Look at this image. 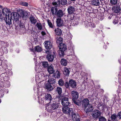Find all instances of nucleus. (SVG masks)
Instances as JSON below:
<instances>
[{"mask_svg":"<svg viewBox=\"0 0 121 121\" xmlns=\"http://www.w3.org/2000/svg\"><path fill=\"white\" fill-rule=\"evenodd\" d=\"M68 106H63L62 109L63 112L66 114L68 116L71 115L73 112V109L72 108H69Z\"/></svg>","mask_w":121,"mask_h":121,"instance_id":"nucleus-1","label":"nucleus"},{"mask_svg":"<svg viewBox=\"0 0 121 121\" xmlns=\"http://www.w3.org/2000/svg\"><path fill=\"white\" fill-rule=\"evenodd\" d=\"M61 104L63 106H68L70 104L69 99L65 96L63 97L61 100Z\"/></svg>","mask_w":121,"mask_h":121,"instance_id":"nucleus-2","label":"nucleus"},{"mask_svg":"<svg viewBox=\"0 0 121 121\" xmlns=\"http://www.w3.org/2000/svg\"><path fill=\"white\" fill-rule=\"evenodd\" d=\"M60 47V50L59 52V54L60 57H62L64 56V52L67 50V48L65 44L61 45Z\"/></svg>","mask_w":121,"mask_h":121,"instance_id":"nucleus-3","label":"nucleus"},{"mask_svg":"<svg viewBox=\"0 0 121 121\" xmlns=\"http://www.w3.org/2000/svg\"><path fill=\"white\" fill-rule=\"evenodd\" d=\"M45 53L48 54L47 56V58L49 62L52 61L54 58L55 56V52H53V54H49V50H47L45 51Z\"/></svg>","mask_w":121,"mask_h":121,"instance_id":"nucleus-4","label":"nucleus"},{"mask_svg":"<svg viewBox=\"0 0 121 121\" xmlns=\"http://www.w3.org/2000/svg\"><path fill=\"white\" fill-rule=\"evenodd\" d=\"M10 15L8 14V15L6 16L4 20L7 25L9 26L12 23V18L11 16H10Z\"/></svg>","mask_w":121,"mask_h":121,"instance_id":"nucleus-5","label":"nucleus"},{"mask_svg":"<svg viewBox=\"0 0 121 121\" xmlns=\"http://www.w3.org/2000/svg\"><path fill=\"white\" fill-rule=\"evenodd\" d=\"M71 114L69 116V117H72V119L74 121H76L79 119V116L78 114H76L74 112L73 110V112H72Z\"/></svg>","mask_w":121,"mask_h":121,"instance_id":"nucleus-6","label":"nucleus"},{"mask_svg":"<svg viewBox=\"0 0 121 121\" xmlns=\"http://www.w3.org/2000/svg\"><path fill=\"white\" fill-rule=\"evenodd\" d=\"M112 11L116 13H119L121 11V8L119 5L114 6L112 8Z\"/></svg>","mask_w":121,"mask_h":121,"instance_id":"nucleus-7","label":"nucleus"},{"mask_svg":"<svg viewBox=\"0 0 121 121\" xmlns=\"http://www.w3.org/2000/svg\"><path fill=\"white\" fill-rule=\"evenodd\" d=\"M10 16L12 17L13 16V17L14 20H15L16 21L18 20L19 18V15L17 13L13 12L11 13Z\"/></svg>","mask_w":121,"mask_h":121,"instance_id":"nucleus-8","label":"nucleus"},{"mask_svg":"<svg viewBox=\"0 0 121 121\" xmlns=\"http://www.w3.org/2000/svg\"><path fill=\"white\" fill-rule=\"evenodd\" d=\"M45 88L47 89V91H52L54 87L51 85L50 83H48L46 84L45 86Z\"/></svg>","mask_w":121,"mask_h":121,"instance_id":"nucleus-9","label":"nucleus"},{"mask_svg":"<svg viewBox=\"0 0 121 121\" xmlns=\"http://www.w3.org/2000/svg\"><path fill=\"white\" fill-rule=\"evenodd\" d=\"M71 95L73 99H77L78 98V92L75 91H73L71 92Z\"/></svg>","mask_w":121,"mask_h":121,"instance_id":"nucleus-10","label":"nucleus"},{"mask_svg":"<svg viewBox=\"0 0 121 121\" xmlns=\"http://www.w3.org/2000/svg\"><path fill=\"white\" fill-rule=\"evenodd\" d=\"M44 46L47 49H51L52 47V43L49 41H45L44 42Z\"/></svg>","mask_w":121,"mask_h":121,"instance_id":"nucleus-11","label":"nucleus"},{"mask_svg":"<svg viewBox=\"0 0 121 121\" xmlns=\"http://www.w3.org/2000/svg\"><path fill=\"white\" fill-rule=\"evenodd\" d=\"M67 11L68 13L69 14H73L74 13L75 9L74 7L70 6L68 8Z\"/></svg>","mask_w":121,"mask_h":121,"instance_id":"nucleus-12","label":"nucleus"},{"mask_svg":"<svg viewBox=\"0 0 121 121\" xmlns=\"http://www.w3.org/2000/svg\"><path fill=\"white\" fill-rule=\"evenodd\" d=\"M101 112L98 110H95L92 114L93 117L95 118H98L100 115Z\"/></svg>","mask_w":121,"mask_h":121,"instance_id":"nucleus-13","label":"nucleus"},{"mask_svg":"<svg viewBox=\"0 0 121 121\" xmlns=\"http://www.w3.org/2000/svg\"><path fill=\"white\" fill-rule=\"evenodd\" d=\"M69 83L70 86L72 88H75L76 86V81L73 79H70L69 82Z\"/></svg>","mask_w":121,"mask_h":121,"instance_id":"nucleus-14","label":"nucleus"},{"mask_svg":"<svg viewBox=\"0 0 121 121\" xmlns=\"http://www.w3.org/2000/svg\"><path fill=\"white\" fill-rule=\"evenodd\" d=\"M56 22L57 25L59 27L64 25L63 21L61 20V18H57L56 19Z\"/></svg>","mask_w":121,"mask_h":121,"instance_id":"nucleus-15","label":"nucleus"},{"mask_svg":"<svg viewBox=\"0 0 121 121\" xmlns=\"http://www.w3.org/2000/svg\"><path fill=\"white\" fill-rule=\"evenodd\" d=\"M64 15L63 12L62 10L60 9L56 12L55 15H56L57 17L61 18Z\"/></svg>","mask_w":121,"mask_h":121,"instance_id":"nucleus-16","label":"nucleus"},{"mask_svg":"<svg viewBox=\"0 0 121 121\" xmlns=\"http://www.w3.org/2000/svg\"><path fill=\"white\" fill-rule=\"evenodd\" d=\"M89 101L87 99H85L83 101L82 105L84 106L85 109L86 108L87 106L89 105Z\"/></svg>","mask_w":121,"mask_h":121,"instance_id":"nucleus-17","label":"nucleus"},{"mask_svg":"<svg viewBox=\"0 0 121 121\" xmlns=\"http://www.w3.org/2000/svg\"><path fill=\"white\" fill-rule=\"evenodd\" d=\"M11 13L10 9L7 8H4L2 9V13L4 15H5V16L7 15L6 13Z\"/></svg>","mask_w":121,"mask_h":121,"instance_id":"nucleus-18","label":"nucleus"},{"mask_svg":"<svg viewBox=\"0 0 121 121\" xmlns=\"http://www.w3.org/2000/svg\"><path fill=\"white\" fill-rule=\"evenodd\" d=\"M61 0H54L52 3L53 5L56 6V7L60 6L61 4Z\"/></svg>","mask_w":121,"mask_h":121,"instance_id":"nucleus-19","label":"nucleus"},{"mask_svg":"<svg viewBox=\"0 0 121 121\" xmlns=\"http://www.w3.org/2000/svg\"><path fill=\"white\" fill-rule=\"evenodd\" d=\"M91 4L92 5L99 6L100 4L99 0H93L91 1Z\"/></svg>","mask_w":121,"mask_h":121,"instance_id":"nucleus-20","label":"nucleus"},{"mask_svg":"<svg viewBox=\"0 0 121 121\" xmlns=\"http://www.w3.org/2000/svg\"><path fill=\"white\" fill-rule=\"evenodd\" d=\"M21 14H22V17L23 18L24 17L25 19L26 18H27L28 15V13L26 11H23V10L22 11Z\"/></svg>","mask_w":121,"mask_h":121,"instance_id":"nucleus-21","label":"nucleus"},{"mask_svg":"<svg viewBox=\"0 0 121 121\" xmlns=\"http://www.w3.org/2000/svg\"><path fill=\"white\" fill-rule=\"evenodd\" d=\"M55 34L57 35H61L62 34V31L59 28H56L54 30Z\"/></svg>","mask_w":121,"mask_h":121,"instance_id":"nucleus-22","label":"nucleus"},{"mask_svg":"<svg viewBox=\"0 0 121 121\" xmlns=\"http://www.w3.org/2000/svg\"><path fill=\"white\" fill-rule=\"evenodd\" d=\"M48 71L49 73L52 74L54 73V70L52 65H50L48 67Z\"/></svg>","mask_w":121,"mask_h":121,"instance_id":"nucleus-23","label":"nucleus"},{"mask_svg":"<svg viewBox=\"0 0 121 121\" xmlns=\"http://www.w3.org/2000/svg\"><path fill=\"white\" fill-rule=\"evenodd\" d=\"M51 106L53 110L55 111L58 108L59 104L55 103L53 104Z\"/></svg>","mask_w":121,"mask_h":121,"instance_id":"nucleus-24","label":"nucleus"},{"mask_svg":"<svg viewBox=\"0 0 121 121\" xmlns=\"http://www.w3.org/2000/svg\"><path fill=\"white\" fill-rule=\"evenodd\" d=\"M70 71L68 68L66 67L64 68V70L63 72L64 74L66 76H69Z\"/></svg>","mask_w":121,"mask_h":121,"instance_id":"nucleus-25","label":"nucleus"},{"mask_svg":"<svg viewBox=\"0 0 121 121\" xmlns=\"http://www.w3.org/2000/svg\"><path fill=\"white\" fill-rule=\"evenodd\" d=\"M57 8L55 7H52L51 9V11L52 15H55L56 12L57 11Z\"/></svg>","mask_w":121,"mask_h":121,"instance_id":"nucleus-26","label":"nucleus"},{"mask_svg":"<svg viewBox=\"0 0 121 121\" xmlns=\"http://www.w3.org/2000/svg\"><path fill=\"white\" fill-rule=\"evenodd\" d=\"M29 19L31 23L34 25L37 22V20L34 17H30Z\"/></svg>","mask_w":121,"mask_h":121,"instance_id":"nucleus-27","label":"nucleus"},{"mask_svg":"<svg viewBox=\"0 0 121 121\" xmlns=\"http://www.w3.org/2000/svg\"><path fill=\"white\" fill-rule=\"evenodd\" d=\"M55 91L56 93H57L59 95H60L62 93V88L60 87H57Z\"/></svg>","mask_w":121,"mask_h":121,"instance_id":"nucleus-28","label":"nucleus"},{"mask_svg":"<svg viewBox=\"0 0 121 121\" xmlns=\"http://www.w3.org/2000/svg\"><path fill=\"white\" fill-rule=\"evenodd\" d=\"M45 98L46 100L49 101H50V102L52 99V96L49 94H47L45 96Z\"/></svg>","mask_w":121,"mask_h":121,"instance_id":"nucleus-29","label":"nucleus"},{"mask_svg":"<svg viewBox=\"0 0 121 121\" xmlns=\"http://www.w3.org/2000/svg\"><path fill=\"white\" fill-rule=\"evenodd\" d=\"M48 82L49 83H50L51 84H55L56 82L55 80L53 78H49L48 81Z\"/></svg>","mask_w":121,"mask_h":121,"instance_id":"nucleus-30","label":"nucleus"},{"mask_svg":"<svg viewBox=\"0 0 121 121\" xmlns=\"http://www.w3.org/2000/svg\"><path fill=\"white\" fill-rule=\"evenodd\" d=\"M35 51L37 52H41L43 50L42 48L39 46H37L35 47Z\"/></svg>","mask_w":121,"mask_h":121,"instance_id":"nucleus-31","label":"nucleus"},{"mask_svg":"<svg viewBox=\"0 0 121 121\" xmlns=\"http://www.w3.org/2000/svg\"><path fill=\"white\" fill-rule=\"evenodd\" d=\"M60 73L58 71H56L53 74L54 77L55 78H59L60 77Z\"/></svg>","mask_w":121,"mask_h":121,"instance_id":"nucleus-32","label":"nucleus"},{"mask_svg":"<svg viewBox=\"0 0 121 121\" xmlns=\"http://www.w3.org/2000/svg\"><path fill=\"white\" fill-rule=\"evenodd\" d=\"M93 110V106L89 104V105L88 108L86 109V113H87V112H91Z\"/></svg>","mask_w":121,"mask_h":121,"instance_id":"nucleus-33","label":"nucleus"},{"mask_svg":"<svg viewBox=\"0 0 121 121\" xmlns=\"http://www.w3.org/2000/svg\"><path fill=\"white\" fill-rule=\"evenodd\" d=\"M111 118L112 121H117V117L116 115L114 114L112 115Z\"/></svg>","mask_w":121,"mask_h":121,"instance_id":"nucleus-34","label":"nucleus"},{"mask_svg":"<svg viewBox=\"0 0 121 121\" xmlns=\"http://www.w3.org/2000/svg\"><path fill=\"white\" fill-rule=\"evenodd\" d=\"M60 63L62 65L65 66L67 64V61L65 59H62L60 61Z\"/></svg>","mask_w":121,"mask_h":121,"instance_id":"nucleus-35","label":"nucleus"},{"mask_svg":"<svg viewBox=\"0 0 121 121\" xmlns=\"http://www.w3.org/2000/svg\"><path fill=\"white\" fill-rule=\"evenodd\" d=\"M36 26L38 28V29L39 30H41L42 29L43 26L41 23L37 22L36 24Z\"/></svg>","mask_w":121,"mask_h":121,"instance_id":"nucleus-36","label":"nucleus"},{"mask_svg":"<svg viewBox=\"0 0 121 121\" xmlns=\"http://www.w3.org/2000/svg\"><path fill=\"white\" fill-rule=\"evenodd\" d=\"M63 39L60 37H58L56 39V43L59 44L62 43Z\"/></svg>","mask_w":121,"mask_h":121,"instance_id":"nucleus-37","label":"nucleus"},{"mask_svg":"<svg viewBox=\"0 0 121 121\" xmlns=\"http://www.w3.org/2000/svg\"><path fill=\"white\" fill-rule=\"evenodd\" d=\"M46 110L48 112H52V111H53L51 105L47 106L46 107Z\"/></svg>","mask_w":121,"mask_h":121,"instance_id":"nucleus-38","label":"nucleus"},{"mask_svg":"<svg viewBox=\"0 0 121 121\" xmlns=\"http://www.w3.org/2000/svg\"><path fill=\"white\" fill-rule=\"evenodd\" d=\"M117 0H110V3L112 5H115L117 4Z\"/></svg>","mask_w":121,"mask_h":121,"instance_id":"nucleus-39","label":"nucleus"},{"mask_svg":"<svg viewBox=\"0 0 121 121\" xmlns=\"http://www.w3.org/2000/svg\"><path fill=\"white\" fill-rule=\"evenodd\" d=\"M42 65L44 68H48L49 66L48 62L47 61H43L42 62Z\"/></svg>","mask_w":121,"mask_h":121,"instance_id":"nucleus-40","label":"nucleus"},{"mask_svg":"<svg viewBox=\"0 0 121 121\" xmlns=\"http://www.w3.org/2000/svg\"><path fill=\"white\" fill-rule=\"evenodd\" d=\"M58 83L60 86H62L64 84V82L62 79H60L58 82Z\"/></svg>","mask_w":121,"mask_h":121,"instance_id":"nucleus-41","label":"nucleus"},{"mask_svg":"<svg viewBox=\"0 0 121 121\" xmlns=\"http://www.w3.org/2000/svg\"><path fill=\"white\" fill-rule=\"evenodd\" d=\"M19 28L21 29L24 30L25 29V26L24 24L23 23H20V24L19 25Z\"/></svg>","mask_w":121,"mask_h":121,"instance_id":"nucleus-42","label":"nucleus"},{"mask_svg":"<svg viewBox=\"0 0 121 121\" xmlns=\"http://www.w3.org/2000/svg\"><path fill=\"white\" fill-rule=\"evenodd\" d=\"M47 22L48 23V26H49L50 27L52 28H53V26L50 20H47Z\"/></svg>","mask_w":121,"mask_h":121,"instance_id":"nucleus-43","label":"nucleus"},{"mask_svg":"<svg viewBox=\"0 0 121 121\" xmlns=\"http://www.w3.org/2000/svg\"><path fill=\"white\" fill-rule=\"evenodd\" d=\"M119 18H118L116 17L113 21V22L114 24L118 23V22Z\"/></svg>","mask_w":121,"mask_h":121,"instance_id":"nucleus-44","label":"nucleus"},{"mask_svg":"<svg viewBox=\"0 0 121 121\" xmlns=\"http://www.w3.org/2000/svg\"><path fill=\"white\" fill-rule=\"evenodd\" d=\"M61 4L62 5H64L67 4V0H61L60 2Z\"/></svg>","mask_w":121,"mask_h":121,"instance_id":"nucleus-45","label":"nucleus"},{"mask_svg":"<svg viewBox=\"0 0 121 121\" xmlns=\"http://www.w3.org/2000/svg\"><path fill=\"white\" fill-rule=\"evenodd\" d=\"M99 119V121H107L106 119L103 117H100Z\"/></svg>","mask_w":121,"mask_h":121,"instance_id":"nucleus-46","label":"nucleus"},{"mask_svg":"<svg viewBox=\"0 0 121 121\" xmlns=\"http://www.w3.org/2000/svg\"><path fill=\"white\" fill-rule=\"evenodd\" d=\"M72 24V23L74 25H77L78 24V22L77 21H76L75 20H73V21L71 22Z\"/></svg>","mask_w":121,"mask_h":121,"instance_id":"nucleus-47","label":"nucleus"},{"mask_svg":"<svg viewBox=\"0 0 121 121\" xmlns=\"http://www.w3.org/2000/svg\"><path fill=\"white\" fill-rule=\"evenodd\" d=\"M22 5L26 7L28 5V4L26 2H22L21 3Z\"/></svg>","mask_w":121,"mask_h":121,"instance_id":"nucleus-48","label":"nucleus"},{"mask_svg":"<svg viewBox=\"0 0 121 121\" xmlns=\"http://www.w3.org/2000/svg\"><path fill=\"white\" fill-rule=\"evenodd\" d=\"M69 83H68V82H66L65 84V87L67 88H68L69 87Z\"/></svg>","mask_w":121,"mask_h":121,"instance_id":"nucleus-49","label":"nucleus"},{"mask_svg":"<svg viewBox=\"0 0 121 121\" xmlns=\"http://www.w3.org/2000/svg\"><path fill=\"white\" fill-rule=\"evenodd\" d=\"M74 16L73 15H70V19L71 22L74 20Z\"/></svg>","mask_w":121,"mask_h":121,"instance_id":"nucleus-50","label":"nucleus"},{"mask_svg":"<svg viewBox=\"0 0 121 121\" xmlns=\"http://www.w3.org/2000/svg\"><path fill=\"white\" fill-rule=\"evenodd\" d=\"M117 117L119 119H121V111L117 113Z\"/></svg>","mask_w":121,"mask_h":121,"instance_id":"nucleus-51","label":"nucleus"},{"mask_svg":"<svg viewBox=\"0 0 121 121\" xmlns=\"http://www.w3.org/2000/svg\"><path fill=\"white\" fill-rule=\"evenodd\" d=\"M80 19V18L78 17L76 15L75 16H74V20H75L76 21H77V22H78V21Z\"/></svg>","mask_w":121,"mask_h":121,"instance_id":"nucleus-52","label":"nucleus"},{"mask_svg":"<svg viewBox=\"0 0 121 121\" xmlns=\"http://www.w3.org/2000/svg\"><path fill=\"white\" fill-rule=\"evenodd\" d=\"M10 84L9 82H6L5 83V86L6 87H8L10 86Z\"/></svg>","mask_w":121,"mask_h":121,"instance_id":"nucleus-53","label":"nucleus"},{"mask_svg":"<svg viewBox=\"0 0 121 121\" xmlns=\"http://www.w3.org/2000/svg\"><path fill=\"white\" fill-rule=\"evenodd\" d=\"M73 102L74 103H75L78 106L79 105L80 103L78 102V101H77L74 100L73 101Z\"/></svg>","mask_w":121,"mask_h":121,"instance_id":"nucleus-54","label":"nucleus"},{"mask_svg":"<svg viewBox=\"0 0 121 121\" xmlns=\"http://www.w3.org/2000/svg\"><path fill=\"white\" fill-rule=\"evenodd\" d=\"M41 34L43 36L45 35H46V33L43 31H42L41 32Z\"/></svg>","mask_w":121,"mask_h":121,"instance_id":"nucleus-55","label":"nucleus"},{"mask_svg":"<svg viewBox=\"0 0 121 121\" xmlns=\"http://www.w3.org/2000/svg\"><path fill=\"white\" fill-rule=\"evenodd\" d=\"M118 22L119 24L121 25V18H119Z\"/></svg>","mask_w":121,"mask_h":121,"instance_id":"nucleus-56","label":"nucleus"},{"mask_svg":"<svg viewBox=\"0 0 121 121\" xmlns=\"http://www.w3.org/2000/svg\"><path fill=\"white\" fill-rule=\"evenodd\" d=\"M30 50L31 51H32V52H34V49H33V48H32L30 49Z\"/></svg>","mask_w":121,"mask_h":121,"instance_id":"nucleus-57","label":"nucleus"},{"mask_svg":"<svg viewBox=\"0 0 121 121\" xmlns=\"http://www.w3.org/2000/svg\"><path fill=\"white\" fill-rule=\"evenodd\" d=\"M2 16V14L1 13V10H0V17Z\"/></svg>","mask_w":121,"mask_h":121,"instance_id":"nucleus-58","label":"nucleus"},{"mask_svg":"<svg viewBox=\"0 0 121 121\" xmlns=\"http://www.w3.org/2000/svg\"><path fill=\"white\" fill-rule=\"evenodd\" d=\"M85 121H90L88 119H86L85 120Z\"/></svg>","mask_w":121,"mask_h":121,"instance_id":"nucleus-59","label":"nucleus"},{"mask_svg":"<svg viewBox=\"0 0 121 121\" xmlns=\"http://www.w3.org/2000/svg\"><path fill=\"white\" fill-rule=\"evenodd\" d=\"M104 0H100L101 2H102V1H103Z\"/></svg>","mask_w":121,"mask_h":121,"instance_id":"nucleus-60","label":"nucleus"},{"mask_svg":"<svg viewBox=\"0 0 121 121\" xmlns=\"http://www.w3.org/2000/svg\"><path fill=\"white\" fill-rule=\"evenodd\" d=\"M2 6L1 5H0V8H2Z\"/></svg>","mask_w":121,"mask_h":121,"instance_id":"nucleus-61","label":"nucleus"},{"mask_svg":"<svg viewBox=\"0 0 121 121\" xmlns=\"http://www.w3.org/2000/svg\"><path fill=\"white\" fill-rule=\"evenodd\" d=\"M80 121V120L79 119V120H76V121Z\"/></svg>","mask_w":121,"mask_h":121,"instance_id":"nucleus-62","label":"nucleus"},{"mask_svg":"<svg viewBox=\"0 0 121 121\" xmlns=\"http://www.w3.org/2000/svg\"><path fill=\"white\" fill-rule=\"evenodd\" d=\"M108 121H111L110 120H108Z\"/></svg>","mask_w":121,"mask_h":121,"instance_id":"nucleus-63","label":"nucleus"}]
</instances>
